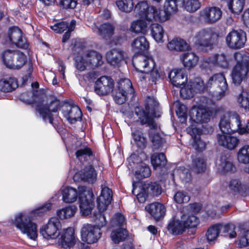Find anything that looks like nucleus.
<instances>
[{"label":"nucleus","mask_w":249,"mask_h":249,"mask_svg":"<svg viewBox=\"0 0 249 249\" xmlns=\"http://www.w3.org/2000/svg\"><path fill=\"white\" fill-rule=\"evenodd\" d=\"M91 154L90 149L87 147L80 148L75 153L77 158L80 160L83 159L85 160L87 157L90 156Z\"/></svg>","instance_id":"nucleus-59"},{"label":"nucleus","mask_w":249,"mask_h":249,"mask_svg":"<svg viewBox=\"0 0 249 249\" xmlns=\"http://www.w3.org/2000/svg\"><path fill=\"white\" fill-rule=\"evenodd\" d=\"M127 160L129 163L132 162L134 165H136L137 169L135 171V176L138 179L140 180L150 176L151 171L149 167L145 163L139 160V156L136 154H132ZM130 166L131 168H133L131 164H130Z\"/></svg>","instance_id":"nucleus-22"},{"label":"nucleus","mask_w":249,"mask_h":249,"mask_svg":"<svg viewBox=\"0 0 249 249\" xmlns=\"http://www.w3.org/2000/svg\"><path fill=\"white\" fill-rule=\"evenodd\" d=\"M207 165L205 160L201 157H197L193 159L192 170L197 173L203 172L206 169Z\"/></svg>","instance_id":"nucleus-44"},{"label":"nucleus","mask_w":249,"mask_h":249,"mask_svg":"<svg viewBox=\"0 0 249 249\" xmlns=\"http://www.w3.org/2000/svg\"><path fill=\"white\" fill-rule=\"evenodd\" d=\"M199 16L200 19L203 22L207 24H212L220 19L222 11L217 7H206L200 11Z\"/></svg>","instance_id":"nucleus-19"},{"label":"nucleus","mask_w":249,"mask_h":249,"mask_svg":"<svg viewBox=\"0 0 249 249\" xmlns=\"http://www.w3.org/2000/svg\"><path fill=\"white\" fill-rule=\"evenodd\" d=\"M134 93V89L130 80L127 78L121 79L118 82V88L113 93L114 100L119 105L123 104L126 101L128 95Z\"/></svg>","instance_id":"nucleus-16"},{"label":"nucleus","mask_w":249,"mask_h":249,"mask_svg":"<svg viewBox=\"0 0 249 249\" xmlns=\"http://www.w3.org/2000/svg\"><path fill=\"white\" fill-rule=\"evenodd\" d=\"M61 112L63 116L71 124L80 120L82 117L80 109L75 105L65 104L61 107Z\"/></svg>","instance_id":"nucleus-23"},{"label":"nucleus","mask_w":249,"mask_h":249,"mask_svg":"<svg viewBox=\"0 0 249 249\" xmlns=\"http://www.w3.org/2000/svg\"><path fill=\"white\" fill-rule=\"evenodd\" d=\"M132 51L136 54H141L149 48V43L144 36H139L132 42L131 44Z\"/></svg>","instance_id":"nucleus-31"},{"label":"nucleus","mask_w":249,"mask_h":249,"mask_svg":"<svg viewBox=\"0 0 249 249\" xmlns=\"http://www.w3.org/2000/svg\"><path fill=\"white\" fill-rule=\"evenodd\" d=\"M237 159L240 163H249V144H245L239 149L237 152Z\"/></svg>","instance_id":"nucleus-42"},{"label":"nucleus","mask_w":249,"mask_h":249,"mask_svg":"<svg viewBox=\"0 0 249 249\" xmlns=\"http://www.w3.org/2000/svg\"><path fill=\"white\" fill-rule=\"evenodd\" d=\"M240 248H243L249 245V230L244 231L237 241Z\"/></svg>","instance_id":"nucleus-58"},{"label":"nucleus","mask_w":249,"mask_h":249,"mask_svg":"<svg viewBox=\"0 0 249 249\" xmlns=\"http://www.w3.org/2000/svg\"><path fill=\"white\" fill-rule=\"evenodd\" d=\"M62 200L66 203H72L79 198L82 214L88 216L92 209L93 194L91 189L85 186H79L78 191L72 187L62 186L60 189Z\"/></svg>","instance_id":"nucleus-5"},{"label":"nucleus","mask_w":249,"mask_h":249,"mask_svg":"<svg viewBox=\"0 0 249 249\" xmlns=\"http://www.w3.org/2000/svg\"><path fill=\"white\" fill-rule=\"evenodd\" d=\"M229 188L230 191L234 193H241L243 194V192L247 190L246 186L243 185L240 181L237 178L232 179L229 183Z\"/></svg>","instance_id":"nucleus-46"},{"label":"nucleus","mask_w":249,"mask_h":249,"mask_svg":"<svg viewBox=\"0 0 249 249\" xmlns=\"http://www.w3.org/2000/svg\"><path fill=\"white\" fill-rule=\"evenodd\" d=\"M145 188L149 195L158 196L161 193V187L156 182L151 183Z\"/></svg>","instance_id":"nucleus-57"},{"label":"nucleus","mask_w":249,"mask_h":249,"mask_svg":"<svg viewBox=\"0 0 249 249\" xmlns=\"http://www.w3.org/2000/svg\"><path fill=\"white\" fill-rule=\"evenodd\" d=\"M61 4L66 9H73L76 7L77 2L75 0H61Z\"/></svg>","instance_id":"nucleus-62"},{"label":"nucleus","mask_w":249,"mask_h":249,"mask_svg":"<svg viewBox=\"0 0 249 249\" xmlns=\"http://www.w3.org/2000/svg\"><path fill=\"white\" fill-rule=\"evenodd\" d=\"M165 76V73L163 71L160 69H158L155 66V68L149 71V72H147L144 74H142V77H140L141 80H144L145 77L148 78V81L152 84H156L157 82L160 79H162Z\"/></svg>","instance_id":"nucleus-36"},{"label":"nucleus","mask_w":249,"mask_h":249,"mask_svg":"<svg viewBox=\"0 0 249 249\" xmlns=\"http://www.w3.org/2000/svg\"><path fill=\"white\" fill-rule=\"evenodd\" d=\"M205 85V89H213L215 90L213 96L219 100L226 95L228 86L223 73H217L211 76Z\"/></svg>","instance_id":"nucleus-11"},{"label":"nucleus","mask_w":249,"mask_h":249,"mask_svg":"<svg viewBox=\"0 0 249 249\" xmlns=\"http://www.w3.org/2000/svg\"><path fill=\"white\" fill-rule=\"evenodd\" d=\"M137 190V188L134 187L132 193L137 196V198L140 202L143 203L145 201L149 195L148 192L145 187H143L140 191Z\"/></svg>","instance_id":"nucleus-55"},{"label":"nucleus","mask_w":249,"mask_h":249,"mask_svg":"<svg viewBox=\"0 0 249 249\" xmlns=\"http://www.w3.org/2000/svg\"><path fill=\"white\" fill-rule=\"evenodd\" d=\"M116 3L120 10L126 13L130 12L134 8L132 0H117Z\"/></svg>","instance_id":"nucleus-52"},{"label":"nucleus","mask_w":249,"mask_h":249,"mask_svg":"<svg viewBox=\"0 0 249 249\" xmlns=\"http://www.w3.org/2000/svg\"><path fill=\"white\" fill-rule=\"evenodd\" d=\"M92 30L94 32L99 34L104 38L110 37L113 34L114 27L110 23H104L100 27L94 24Z\"/></svg>","instance_id":"nucleus-38"},{"label":"nucleus","mask_w":249,"mask_h":249,"mask_svg":"<svg viewBox=\"0 0 249 249\" xmlns=\"http://www.w3.org/2000/svg\"><path fill=\"white\" fill-rule=\"evenodd\" d=\"M132 129V136L136 145L141 149H143L146 147L147 140L141 129L135 130Z\"/></svg>","instance_id":"nucleus-41"},{"label":"nucleus","mask_w":249,"mask_h":249,"mask_svg":"<svg viewBox=\"0 0 249 249\" xmlns=\"http://www.w3.org/2000/svg\"><path fill=\"white\" fill-rule=\"evenodd\" d=\"M133 64L137 71L146 73L153 69L156 66L155 62L152 57L144 55L134 58Z\"/></svg>","instance_id":"nucleus-20"},{"label":"nucleus","mask_w":249,"mask_h":249,"mask_svg":"<svg viewBox=\"0 0 249 249\" xmlns=\"http://www.w3.org/2000/svg\"><path fill=\"white\" fill-rule=\"evenodd\" d=\"M170 82L175 87H179L187 80L185 70L182 69H175L169 73Z\"/></svg>","instance_id":"nucleus-29"},{"label":"nucleus","mask_w":249,"mask_h":249,"mask_svg":"<svg viewBox=\"0 0 249 249\" xmlns=\"http://www.w3.org/2000/svg\"><path fill=\"white\" fill-rule=\"evenodd\" d=\"M84 56L89 63V68L94 69L103 63L102 55L98 52L93 51H88L84 53Z\"/></svg>","instance_id":"nucleus-33"},{"label":"nucleus","mask_w":249,"mask_h":249,"mask_svg":"<svg viewBox=\"0 0 249 249\" xmlns=\"http://www.w3.org/2000/svg\"><path fill=\"white\" fill-rule=\"evenodd\" d=\"M177 114L180 117H185L187 113V107L183 104H178L176 110Z\"/></svg>","instance_id":"nucleus-63"},{"label":"nucleus","mask_w":249,"mask_h":249,"mask_svg":"<svg viewBox=\"0 0 249 249\" xmlns=\"http://www.w3.org/2000/svg\"><path fill=\"white\" fill-rule=\"evenodd\" d=\"M8 37L11 43L17 47L26 49L28 44L26 39L22 36L21 31L17 27L10 28L8 34Z\"/></svg>","instance_id":"nucleus-26"},{"label":"nucleus","mask_w":249,"mask_h":249,"mask_svg":"<svg viewBox=\"0 0 249 249\" xmlns=\"http://www.w3.org/2000/svg\"><path fill=\"white\" fill-rule=\"evenodd\" d=\"M205 89L203 80L200 77L191 79L189 83L180 90V96L184 99L193 97L197 92L203 91Z\"/></svg>","instance_id":"nucleus-18"},{"label":"nucleus","mask_w":249,"mask_h":249,"mask_svg":"<svg viewBox=\"0 0 249 249\" xmlns=\"http://www.w3.org/2000/svg\"><path fill=\"white\" fill-rule=\"evenodd\" d=\"M74 60L75 67L78 70L82 71L89 68V63L87 58L84 56V53L81 55L76 56Z\"/></svg>","instance_id":"nucleus-51"},{"label":"nucleus","mask_w":249,"mask_h":249,"mask_svg":"<svg viewBox=\"0 0 249 249\" xmlns=\"http://www.w3.org/2000/svg\"><path fill=\"white\" fill-rule=\"evenodd\" d=\"M235 226L232 224H220V231L221 235L233 238L236 237V232L235 231Z\"/></svg>","instance_id":"nucleus-47"},{"label":"nucleus","mask_w":249,"mask_h":249,"mask_svg":"<svg viewBox=\"0 0 249 249\" xmlns=\"http://www.w3.org/2000/svg\"><path fill=\"white\" fill-rule=\"evenodd\" d=\"M247 41L246 34L242 30H232L226 37L227 46L231 49L238 50L243 48Z\"/></svg>","instance_id":"nucleus-17"},{"label":"nucleus","mask_w":249,"mask_h":249,"mask_svg":"<svg viewBox=\"0 0 249 249\" xmlns=\"http://www.w3.org/2000/svg\"><path fill=\"white\" fill-rule=\"evenodd\" d=\"M189 116L192 124L186 131L194 140V148L197 151H202L205 149L206 143L200 139L201 130L197 124L208 122L210 119V113L206 108L194 106L189 111Z\"/></svg>","instance_id":"nucleus-6"},{"label":"nucleus","mask_w":249,"mask_h":249,"mask_svg":"<svg viewBox=\"0 0 249 249\" xmlns=\"http://www.w3.org/2000/svg\"><path fill=\"white\" fill-rule=\"evenodd\" d=\"M61 228L59 219L56 217L50 218L47 224L42 226L40 229V233L44 238L47 240L55 239L59 237Z\"/></svg>","instance_id":"nucleus-15"},{"label":"nucleus","mask_w":249,"mask_h":249,"mask_svg":"<svg viewBox=\"0 0 249 249\" xmlns=\"http://www.w3.org/2000/svg\"><path fill=\"white\" fill-rule=\"evenodd\" d=\"M69 25L66 22H61L56 23L51 27V29L56 33L61 34L67 29H68Z\"/></svg>","instance_id":"nucleus-60"},{"label":"nucleus","mask_w":249,"mask_h":249,"mask_svg":"<svg viewBox=\"0 0 249 249\" xmlns=\"http://www.w3.org/2000/svg\"><path fill=\"white\" fill-rule=\"evenodd\" d=\"M124 222V216L120 213H116L111 221L112 227L116 228L112 230L110 234L111 240L115 243L123 241L127 236L126 231L122 227Z\"/></svg>","instance_id":"nucleus-13"},{"label":"nucleus","mask_w":249,"mask_h":249,"mask_svg":"<svg viewBox=\"0 0 249 249\" xmlns=\"http://www.w3.org/2000/svg\"><path fill=\"white\" fill-rule=\"evenodd\" d=\"M60 101L55 98L52 101L49 106L43 105H38L36 107V110L42 117L45 122H48L53 124V118L51 113L57 111L60 105Z\"/></svg>","instance_id":"nucleus-21"},{"label":"nucleus","mask_w":249,"mask_h":249,"mask_svg":"<svg viewBox=\"0 0 249 249\" xmlns=\"http://www.w3.org/2000/svg\"><path fill=\"white\" fill-rule=\"evenodd\" d=\"M240 126V117L235 112L228 111L221 117L219 127L222 134H238Z\"/></svg>","instance_id":"nucleus-10"},{"label":"nucleus","mask_w":249,"mask_h":249,"mask_svg":"<svg viewBox=\"0 0 249 249\" xmlns=\"http://www.w3.org/2000/svg\"><path fill=\"white\" fill-rule=\"evenodd\" d=\"M174 199L176 202L178 204L187 203L190 199L188 193L183 191H178L174 196Z\"/></svg>","instance_id":"nucleus-53"},{"label":"nucleus","mask_w":249,"mask_h":249,"mask_svg":"<svg viewBox=\"0 0 249 249\" xmlns=\"http://www.w3.org/2000/svg\"><path fill=\"white\" fill-rule=\"evenodd\" d=\"M180 60L185 67L190 69L197 63L198 57L194 53H185L180 55Z\"/></svg>","instance_id":"nucleus-39"},{"label":"nucleus","mask_w":249,"mask_h":249,"mask_svg":"<svg viewBox=\"0 0 249 249\" xmlns=\"http://www.w3.org/2000/svg\"><path fill=\"white\" fill-rule=\"evenodd\" d=\"M51 202H47L30 212L29 213L20 212L17 213L13 222L15 226L30 239L35 240L37 237V225L33 222L31 218L41 216L52 208Z\"/></svg>","instance_id":"nucleus-3"},{"label":"nucleus","mask_w":249,"mask_h":249,"mask_svg":"<svg viewBox=\"0 0 249 249\" xmlns=\"http://www.w3.org/2000/svg\"><path fill=\"white\" fill-rule=\"evenodd\" d=\"M204 61L210 66H215L222 69H227L230 65L229 58L224 53L214 54L206 58Z\"/></svg>","instance_id":"nucleus-27"},{"label":"nucleus","mask_w":249,"mask_h":249,"mask_svg":"<svg viewBox=\"0 0 249 249\" xmlns=\"http://www.w3.org/2000/svg\"><path fill=\"white\" fill-rule=\"evenodd\" d=\"M79 178H81V180L93 183L96 179L97 173L92 166L89 165L80 172L75 173L73 176L74 180L78 181Z\"/></svg>","instance_id":"nucleus-28"},{"label":"nucleus","mask_w":249,"mask_h":249,"mask_svg":"<svg viewBox=\"0 0 249 249\" xmlns=\"http://www.w3.org/2000/svg\"><path fill=\"white\" fill-rule=\"evenodd\" d=\"M77 208L74 206L64 207L57 212V216L61 219H66L73 216Z\"/></svg>","instance_id":"nucleus-45"},{"label":"nucleus","mask_w":249,"mask_h":249,"mask_svg":"<svg viewBox=\"0 0 249 249\" xmlns=\"http://www.w3.org/2000/svg\"><path fill=\"white\" fill-rule=\"evenodd\" d=\"M158 103L154 97H148L145 104V111L140 107L135 108V114L142 124H147L151 129L149 132V137L153 143V148L158 149L162 146L163 139L159 133L156 132L157 125L154 121V118L156 117V111L158 110Z\"/></svg>","instance_id":"nucleus-4"},{"label":"nucleus","mask_w":249,"mask_h":249,"mask_svg":"<svg viewBox=\"0 0 249 249\" xmlns=\"http://www.w3.org/2000/svg\"><path fill=\"white\" fill-rule=\"evenodd\" d=\"M232 133L218 134L217 140L218 143L230 150L235 149L240 143L239 139L231 135Z\"/></svg>","instance_id":"nucleus-25"},{"label":"nucleus","mask_w":249,"mask_h":249,"mask_svg":"<svg viewBox=\"0 0 249 249\" xmlns=\"http://www.w3.org/2000/svg\"><path fill=\"white\" fill-rule=\"evenodd\" d=\"M151 35L155 41L159 43L164 42V37L166 33L162 26L158 23L152 24L151 25Z\"/></svg>","instance_id":"nucleus-37"},{"label":"nucleus","mask_w":249,"mask_h":249,"mask_svg":"<svg viewBox=\"0 0 249 249\" xmlns=\"http://www.w3.org/2000/svg\"><path fill=\"white\" fill-rule=\"evenodd\" d=\"M199 219L191 212L185 213L178 212L168 223L167 229L174 235L183 233L186 229L196 227L199 224Z\"/></svg>","instance_id":"nucleus-7"},{"label":"nucleus","mask_w":249,"mask_h":249,"mask_svg":"<svg viewBox=\"0 0 249 249\" xmlns=\"http://www.w3.org/2000/svg\"><path fill=\"white\" fill-rule=\"evenodd\" d=\"M220 232V224H215L210 227L206 233L208 241L209 242L214 241Z\"/></svg>","instance_id":"nucleus-48"},{"label":"nucleus","mask_w":249,"mask_h":249,"mask_svg":"<svg viewBox=\"0 0 249 249\" xmlns=\"http://www.w3.org/2000/svg\"><path fill=\"white\" fill-rule=\"evenodd\" d=\"M18 86L16 79L14 78H3L0 80V91L4 92H11Z\"/></svg>","instance_id":"nucleus-40"},{"label":"nucleus","mask_w":249,"mask_h":249,"mask_svg":"<svg viewBox=\"0 0 249 249\" xmlns=\"http://www.w3.org/2000/svg\"><path fill=\"white\" fill-rule=\"evenodd\" d=\"M167 48L171 51L181 52L188 50L189 45L184 39L177 37L170 41Z\"/></svg>","instance_id":"nucleus-34"},{"label":"nucleus","mask_w":249,"mask_h":249,"mask_svg":"<svg viewBox=\"0 0 249 249\" xmlns=\"http://www.w3.org/2000/svg\"><path fill=\"white\" fill-rule=\"evenodd\" d=\"M181 180L187 183L191 180L192 176L188 169L184 167H179L177 170Z\"/></svg>","instance_id":"nucleus-56"},{"label":"nucleus","mask_w":249,"mask_h":249,"mask_svg":"<svg viewBox=\"0 0 249 249\" xmlns=\"http://www.w3.org/2000/svg\"><path fill=\"white\" fill-rule=\"evenodd\" d=\"M216 165L218 171L223 174L231 172L234 168L231 159L226 156H222L217 160Z\"/></svg>","instance_id":"nucleus-35"},{"label":"nucleus","mask_w":249,"mask_h":249,"mask_svg":"<svg viewBox=\"0 0 249 249\" xmlns=\"http://www.w3.org/2000/svg\"><path fill=\"white\" fill-rule=\"evenodd\" d=\"M234 57L237 63L233 67L231 74L233 83L240 85L246 77L249 70V56L241 52L234 53Z\"/></svg>","instance_id":"nucleus-9"},{"label":"nucleus","mask_w":249,"mask_h":249,"mask_svg":"<svg viewBox=\"0 0 249 249\" xmlns=\"http://www.w3.org/2000/svg\"><path fill=\"white\" fill-rule=\"evenodd\" d=\"M57 244L64 249H90L89 245L79 240L72 227L63 229L59 233Z\"/></svg>","instance_id":"nucleus-8"},{"label":"nucleus","mask_w":249,"mask_h":249,"mask_svg":"<svg viewBox=\"0 0 249 249\" xmlns=\"http://www.w3.org/2000/svg\"><path fill=\"white\" fill-rule=\"evenodd\" d=\"M237 102L240 107L249 111V95L245 96L243 91L237 96Z\"/></svg>","instance_id":"nucleus-54"},{"label":"nucleus","mask_w":249,"mask_h":249,"mask_svg":"<svg viewBox=\"0 0 249 249\" xmlns=\"http://www.w3.org/2000/svg\"><path fill=\"white\" fill-rule=\"evenodd\" d=\"M124 54L125 53L120 49H112L107 53V60L111 65L118 66L123 60Z\"/></svg>","instance_id":"nucleus-32"},{"label":"nucleus","mask_w":249,"mask_h":249,"mask_svg":"<svg viewBox=\"0 0 249 249\" xmlns=\"http://www.w3.org/2000/svg\"><path fill=\"white\" fill-rule=\"evenodd\" d=\"M217 36L214 28L206 27L199 30L195 34L193 42L199 46L208 47Z\"/></svg>","instance_id":"nucleus-14"},{"label":"nucleus","mask_w":249,"mask_h":249,"mask_svg":"<svg viewBox=\"0 0 249 249\" xmlns=\"http://www.w3.org/2000/svg\"><path fill=\"white\" fill-rule=\"evenodd\" d=\"M147 24L145 21L139 19L133 21L130 27V31L135 33L144 34L146 31Z\"/></svg>","instance_id":"nucleus-43"},{"label":"nucleus","mask_w":249,"mask_h":249,"mask_svg":"<svg viewBox=\"0 0 249 249\" xmlns=\"http://www.w3.org/2000/svg\"><path fill=\"white\" fill-rule=\"evenodd\" d=\"M146 211L156 220L163 218L165 214V208L159 202L152 203L145 206Z\"/></svg>","instance_id":"nucleus-30"},{"label":"nucleus","mask_w":249,"mask_h":249,"mask_svg":"<svg viewBox=\"0 0 249 249\" xmlns=\"http://www.w3.org/2000/svg\"><path fill=\"white\" fill-rule=\"evenodd\" d=\"M76 22L75 20H72L71 21V23L68 28V31L64 35L62 38V41L65 42L68 40L70 37L71 32H72L75 28Z\"/></svg>","instance_id":"nucleus-61"},{"label":"nucleus","mask_w":249,"mask_h":249,"mask_svg":"<svg viewBox=\"0 0 249 249\" xmlns=\"http://www.w3.org/2000/svg\"><path fill=\"white\" fill-rule=\"evenodd\" d=\"M151 160V163L155 168L160 166H164L167 162L165 156L162 153L153 154Z\"/></svg>","instance_id":"nucleus-49"},{"label":"nucleus","mask_w":249,"mask_h":249,"mask_svg":"<svg viewBox=\"0 0 249 249\" xmlns=\"http://www.w3.org/2000/svg\"><path fill=\"white\" fill-rule=\"evenodd\" d=\"M113 87V80L109 77L104 76L96 81L94 90L97 94L104 95L111 91Z\"/></svg>","instance_id":"nucleus-24"},{"label":"nucleus","mask_w":249,"mask_h":249,"mask_svg":"<svg viewBox=\"0 0 249 249\" xmlns=\"http://www.w3.org/2000/svg\"><path fill=\"white\" fill-rule=\"evenodd\" d=\"M245 0H232L228 2V5L231 11L235 14H239L243 9Z\"/></svg>","instance_id":"nucleus-50"},{"label":"nucleus","mask_w":249,"mask_h":249,"mask_svg":"<svg viewBox=\"0 0 249 249\" xmlns=\"http://www.w3.org/2000/svg\"><path fill=\"white\" fill-rule=\"evenodd\" d=\"M2 58L6 67L14 70L21 68L27 61L26 55L18 50H7L4 51Z\"/></svg>","instance_id":"nucleus-12"},{"label":"nucleus","mask_w":249,"mask_h":249,"mask_svg":"<svg viewBox=\"0 0 249 249\" xmlns=\"http://www.w3.org/2000/svg\"><path fill=\"white\" fill-rule=\"evenodd\" d=\"M248 133H249V121L245 126L242 124L241 121H240V126H239L238 134L242 135Z\"/></svg>","instance_id":"nucleus-64"},{"label":"nucleus","mask_w":249,"mask_h":249,"mask_svg":"<svg viewBox=\"0 0 249 249\" xmlns=\"http://www.w3.org/2000/svg\"><path fill=\"white\" fill-rule=\"evenodd\" d=\"M181 5L187 12L194 13L200 8L201 2L199 0H165L162 10L150 5L146 1H142L135 6V12L140 18L147 21L163 22L177 12Z\"/></svg>","instance_id":"nucleus-1"},{"label":"nucleus","mask_w":249,"mask_h":249,"mask_svg":"<svg viewBox=\"0 0 249 249\" xmlns=\"http://www.w3.org/2000/svg\"><path fill=\"white\" fill-rule=\"evenodd\" d=\"M111 200V190L107 187H102L101 195L97 199V207L99 213L94 214L97 225L86 223L82 226L80 234L83 242L88 244H92L97 242L100 238L102 235L101 229L107 224L105 215L102 213L107 209Z\"/></svg>","instance_id":"nucleus-2"}]
</instances>
